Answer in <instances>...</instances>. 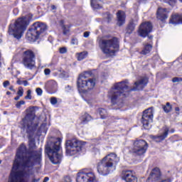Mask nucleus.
Wrapping results in <instances>:
<instances>
[{
    "label": "nucleus",
    "instance_id": "6e6552de",
    "mask_svg": "<svg viewBox=\"0 0 182 182\" xmlns=\"http://www.w3.org/2000/svg\"><path fill=\"white\" fill-rule=\"evenodd\" d=\"M48 29L46 24L37 21L34 23L29 31L27 32V38L31 41L39 39V36Z\"/></svg>",
    "mask_w": 182,
    "mask_h": 182
},
{
    "label": "nucleus",
    "instance_id": "f257e3e1",
    "mask_svg": "<svg viewBox=\"0 0 182 182\" xmlns=\"http://www.w3.org/2000/svg\"><path fill=\"white\" fill-rule=\"evenodd\" d=\"M26 115L21 121V124L28 135V150L22 144L17 149L16 157L8 182H28V177L32 173L35 166L42 163V149H36L35 138L32 133L36 130L38 124L35 120V109H26Z\"/></svg>",
    "mask_w": 182,
    "mask_h": 182
},
{
    "label": "nucleus",
    "instance_id": "1a4fd4ad",
    "mask_svg": "<svg viewBox=\"0 0 182 182\" xmlns=\"http://www.w3.org/2000/svg\"><path fill=\"white\" fill-rule=\"evenodd\" d=\"M85 146V142L77 139L68 140L65 143V150L67 156H75L82 151V147Z\"/></svg>",
    "mask_w": 182,
    "mask_h": 182
},
{
    "label": "nucleus",
    "instance_id": "9d476101",
    "mask_svg": "<svg viewBox=\"0 0 182 182\" xmlns=\"http://www.w3.org/2000/svg\"><path fill=\"white\" fill-rule=\"evenodd\" d=\"M36 56L32 50H27L23 53L22 64L26 69H35L36 68Z\"/></svg>",
    "mask_w": 182,
    "mask_h": 182
},
{
    "label": "nucleus",
    "instance_id": "49530a36",
    "mask_svg": "<svg viewBox=\"0 0 182 182\" xmlns=\"http://www.w3.org/2000/svg\"><path fill=\"white\" fill-rule=\"evenodd\" d=\"M71 89H72V87H70V86H69V85L65 87V90H66L67 92H69V90H71Z\"/></svg>",
    "mask_w": 182,
    "mask_h": 182
},
{
    "label": "nucleus",
    "instance_id": "864d4df0",
    "mask_svg": "<svg viewBox=\"0 0 182 182\" xmlns=\"http://www.w3.org/2000/svg\"><path fill=\"white\" fill-rule=\"evenodd\" d=\"M39 181V179H33L32 182H38Z\"/></svg>",
    "mask_w": 182,
    "mask_h": 182
},
{
    "label": "nucleus",
    "instance_id": "7ed1b4c3",
    "mask_svg": "<svg viewBox=\"0 0 182 182\" xmlns=\"http://www.w3.org/2000/svg\"><path fill=\"white\" fill-rule=\"evenodd\" d=\"M120 161V159L114 153L107 154L97 164V173L102 176H107L116 170V164Z\"/></svg>",
    "mask_w": 182,
    "mask_h": 182
},
{
    "label": "nucleus",
    "instance_id": "f03ea898",
    "mask_svg": "<svg viewBox=\"0 0 182 182\" xmlns=\"http://www.w3.org/2000/svg\"><path fill=\"white\" fill-rule=\"evenodd\" d=\"M148 82L149 80L146 77H141L134 82L135 86L133 88L129 87L127 80L116 82L109 90L108 97L111 100L112 105H117L120 99H123L126 96L127 92L142 90Z\"/></svg>",
    "mask_w": 182,
    "mask_h": 182
},
{
    "label": "nucleus",
    "instance_id": "79ce46f5",
    "mask_svg": "<svg viewBox=\"0 0 182 182\" xmlns=\"http://www.w3.org/2000/svg\"><path fill=\"white\" fill-rule=\"evenodd\" d=\"M71 44L72 45H77V40L76 38H72Z\"/></svg>",
    "mask_w": 182,
    "mask_h": 182
},
{
    "label": "nucleus",
    "instance_id": "f3484780",
    "mask_svg": "<svg viewBox=\"0 0 182 182\" xmlns=\"http://www.w3.org/2000/svg\"><path fill=\"white\" fill-rule=\"evenodd\" d=\"M161 178V172H160V168H154L149 178H148V181L151 182V181H160V179Z\"/></svg>",
    "mask_w": 182,
    "mask_h": 182
},
{
    "label": "nucleus",
    "instance_id": "9b49d317",
    "mask_svg": "<svg viewBox=\"0 0 182 182\" xmlns=\"http://www.w3.org/2000/svg\"><path fill=\"white\" fill-rule=\"evenodd\" d=\"M149 145L147 142L143 139L136 140L134 142V147L132 149V153L135 156H144L147 151Z\"/></svg>",
    "mask_w": 182,
    "mask_h": 182
},
{
    "label": "nucleus",
    "instance_id": "c756f323",
    "mask_svg": "<svg viewBox=\"0 0 182 182\" xmlns=\"http://www.w3.org/2000/svg\"><path fill=\"white\" fill-rule=\"evenodd\" d=\"M70 26H63V35H68L70 32Z\"/></svg>",
    "mask_w": 182,
    "mask_h": 182
},
{
    "label": "nucleus",
    "instance_id": "4468645a",
    "mask_svg": "<svg viewBox=\"0 0 182 182\" xmlns=\"http://www.w3.org/2000/svg\"><path fill=\"white\" fill-rule=\"evenodd\" d=\"M153 108H149L144 111L141 122L144 129H149V124L153 123Z\"/></svg>",
    "mask_w": 182,
    "mask_h": 182
},
{
    "label": "nucleus",
    "instance_id": "2f4dec72",
    "mask_svg": "<svg viewBox=\"0 0 182 182\" xmlns=\"http://www.w3.org/2000/svg\"><path fill=\"white\" fill-rule=\"evenodd\" d=\"M32 91L31 90H28L27 91V95L25 97V99H26L27 100H32Z\"/></svg>",
    "mask_w": 182,
    "mask_h": 182
},
{
    "label": "nucleus",
    "instance_id": "5fc2aeb1",
    "mask_svg": "<svg viewBox=\"0 0 182 182\" xmlns=\"http://www.w3.org/2000/svg\"><path fill=\"white\" fill-rule=\"evenodd\" d=\"M51 9L53 10V9H56V6H51Z\"/></svg>",
    "mask_w": 182,
    "mask_h": 182
},
{
    "label": "nucleus",
    "instance_id": "4be33fe9",
    "mask_svg": "<svg viewBox=\"0 0 182 182\" xmlns=\"http://www.w3.org/2000/svg\"><path fill=\"white\" fill-rule=\"evenodd\" d=\"M144 48L141 51V55H148L150 52H151V49H153V46L151 44L144 42L143 43Z\"/></svg>",
    "mask_w": 182,
    "mask_h": 182
},
{
    "label": "nucleus",
    "instance_id": "a878e982",
    "mask_svg": "<svg viewBox=\"0 0 182 182\" xmlns=\"http://www.w3.org/2000/svg\"><path fill=\"white\" fill-rule=\"evenodd\" d=\"M77 60H83V59L86 58L87 56V52L83 51L82 53H79L76 54Z\"/></svg>",
    "mask_w": 182,
    "mask_h": 182
},
{
    "label": "nucleus",
    "instance_id": "b1692460",
    "mask_svg": "<svg viewBox=\"0 0 182 182\" xmlns=\"http://www.w3.org/2000/svg\"><path fill=\"white\" fill-rule=\"evenodd\" d=\"M162 109L165 113H170L173 110V105L170 102H166V105H162Z\"/></svg>",
    "mask_w": 182,
    "mask_h": 182
},
{
    "label": "nucleus",
    "instance_id": "5701e85b",
    "mask_svg": "<svg viewBox=\"0 0 182 182\" xmlns=\"http://www.w3.org/2000/svg\"><path fill=\"white\" fill-rule=\"evenodd\" d=\"M170 23H173V25H177V23L182 24V16L177 14L173 15Z\"/></svg>",
    "mask_w": 182,
    "mask_h": 182
},
{
    "label": "nucleus",
    "instance_id": "bb28decb",
    "mask_svg": "<svg viewBox=\"0 0 182 182\" xmlns=\"http://www.w3.org/2000/svg\"><path fill=\"white\" fill-rule=\"evenodd\" d=\"M101 119H106L107 117V111L105 109L100 108L98 109Z\"/></svg>",
    "mask_w": 182,
    "mask_h": 182
},
{
    "label": "nucleus",
    "instance_id": "052dcab7",
    "mask_svg": "<svg viewBox=\"0 0 182 182\" xmlns=\"http://www.w3.org/2000/svg\"><path fill=\"white\" fill-rule=\"evenodd\" d=\"M0 164H1V161H0Z\"/></svg>",
    "mask_w": 182,
    "mask_h": 182
},
{
    "label": "nucleus",
    "instance_id": "39448f33",
    "mask_svg": "<svg viewBox=\"0 0 182 182\" xmlns=\"http://www.w3.org/2000/svg\"><path fill=\"white\" fill-rule=\"evenodd\" d=\"M92 71H85L80 74L77 81L78 90L82 93H87L95 89L96 86V79L92 77Z\"/></svg>",
    "mask_w": 182,
    "mask_h": 182
},
{
    "label": "nucleus",
    "instance_id": "6e6d98bb",
    "mask_svg": "<svg viewBox=\"0 0 182 182\" xmlns=\"http://www.w3.org/2000/svg\"><path fill=\"white\" fill-rule=\"evenodd\" d=\"M6 95H11V92L7 91V92H6Z\"/></svg>",
    "mask_w": 182,
    "mask_h": 182
},
{
    "label": "nucleus",
    "instance_id": "4c0bfd02",
    "mask_svg": "<svg viewBox=\"0 0 182 182\" xmlns=\"http://www.w3.org/2000/svg\"><path fill=\"white\" fill-rule=\"evenodd\" d=\"M59 51H60V53H66L68 52V48H66L65 47H63V48H60L59 49Z\"/></svg>",
    "mask_w": 182,
    "mask_h": 182
},
{
    "label": "nucleus",
    "instance_id": "37998d69",
    "mask_svg": "<svg viewBox=\"0 0 182 182\" xmlns=\"http://www.w3.org/2000/svg\"><path fill=\"white\" fill-rule=\"evenodd\" d=\"M89 35H90V32L85 31L83 34L84 38H89Z\"/></svg>",
    "mask_w": 182,
    "mask_h": 182
},
{
    "label": "nucleus",
    "instance_id": "4d7b16f0",
    "mask_svg": "<svg viewBox=\"0 0 182 182\" xmlns=\"http://www.w3.org/2000/svg\"><path fill=\"white\" fill-rule=\"evenodd\" d=\"M0 43H2V39L0 38Z\"/></svg>",
    "mask_w": 182,
    "mask_h": 182
},
{
    "label": "nucleus",
    "instance_id": "bf43d9fd",
    "mask_svg": "<svg viewBox=\"0 0 182 182\" xmlns=\"http://www.w3.org/2000/svg\"><path fill=\"white\" fill-rule=\"evenodd\" d=\"M141 1H146V0H141Z\"/></svg>",
    "mask_w": 182,
    "mask_h": 182
},
{
    "label": "nucleus",
    "instance_id": "423d86ee",
    "mask_svg": "<svg viewBox=\"0 0 182 182\" xmlns=\"http://www.w3.org/2000/svg\"><path fill=\"white\" fill-rule=\"evenodd\" d=\"M28 25H29L28 16L18 18L9 25V34L12 35L16 39H21L22 33L26 31Z\"/></svg>",
    "mask_w": 182,
    "mask_h": 182
},
{
    "label": "nucleus",
    "instance_id": "603ef678",
    "mask_svg": "<svg viewBox=\"0 0 182 182\" xmlns=\"http://www.w3.org/2000/svg\"><path fill=\"white\" fill-rule=\"evenodd\" d=\"M175 110H176V112H180V108L179 107H176Z\"/></svg>",
    "mask_w": 182,
    "mask_h": 182
},
{
    "label": "nucleus",
    "instance_id": "58836bf2",
    "mask_svg": "<svg viewBox=\"0 0 182 182\" xmlns=\"http://www.w3.org/2000/svg\"><path fill=\"white\" fill-rule=\"evenodd\" d=\"M61 182H72V178L70 176H65Z\"/></svg>",
    "mask_w": 182,
    "mask_h": 182
},
{
    "label": "nucleus",
    "instance_id": "cd10ccee",
    "mask_svg": "<svg viewBox=\"0 0 182 182\" xmlns=\"http://www.w3.org/2000/svg\"><path fill=\"white\" fill-rule=\"evenodd\" d=\"M82 123H87V122H90L92 120V117L90 114L85 113L82 117Z\"/></svg>",
    "mask_w": 182,
    "mask_h": 182
},
{
    "label": "nucleus",
    "instance_id": "8fccbe9b",
    "mask_svg": "<svg viewBox=\"0 0 182 182\" xmlns=\"http://www.w3.org/2000/svg\"><path fill=\"white\" fill-rule=\"evenodd\" d=\"M107 18H108V20L110 21V19H112V18H113V16L109 15V16H107Z\"/></svg>",
    "mask_w": 182,
    "mask_h": 182
},
{
    "label": "nucleus",
    "instance_id": "dca6fc26",
    "mask_svg": "<svg viewBox=\"0 0 182 182\" xmlns=\"http://www.w3.org/2000/svg\"><path fill=\"white\" fill-rule=\"evenodd\" d=\"M45 89L48 93H56L58 91V82L54 80L47 81L45 84Z\"/></svg>",
    "mask_w": 182,
    "mask_h": 182
},
{
    "label": "nucleus",
    "instance_id": "a19ab883",
    "mask_svg": "<svg viewBox=\"0 0 182 182\" xmlns=\"http://www.w3.org/2000/svg\"><path fill=\"white\" fill-rule=\"evenodd\" d=\"M9 85H11V82H9V81H8V80H6L3 82L4 87H8V86H9Z\"/></svg>",
    "mask_w": 182,
    "mask_h": 182
},
{
    "label": "nucleus",
    "instance_id": "473e14b6",
    "mask_svg": "<svg viewBox=\"0 0 182 182\" xmlns=\"http://www.w3.org/2000/svg\"><path fill=\"white\" fill-rule=\"evenodd\" d=\"M25 101H23V100H21V101H19V102H17V103L16 104V107L17 108V109H21V107L22 106V105H25Z\"/></svg>",
    "mask_w": 182,
    "mask_h": 182
},
{
    "label": "nucleus",
    "instance_id": "680f3d73",
    "mask_svg": "<svg viewBox=\"0 0 182 182\" xmlns=\"http://www.w3.org/2000/svg\"><path fill=\"white\" fill-rule=\"evenodd\" d=\"M43 182H45V181H43Z\"/></svg>",
    "mask_w": 182,
    "mask_h": 182
},
{
    "label": "nucleus",
    "instance_id": "09e8293b",
    "mask_svg": "<svg viewBox=\"0 0 182 182\" xmlns=\"http://www.w3.org/2000/svg\"><path fill=\"white\" fill-rule=\"evenodd\" d=\"M19 99H21V97L18 95L14 98V100H19Z\"/></svg>",
    "mask_w": 182,
    "mask_h": 182
},
{
    "label": "nucleus",
    "instance_id": "20e7f679",
    "mask_svg": "<svg viewBox=\"0 0 182 182\" xmlns=\"http://www.w3.org/2000/svg\"><path fill=\"white\" fill-rule=\"evenodd\" d=\"M61 143L60 138H53L46 146V153L53 164H59L62 161V154L59 152Z\"/></svg>",
    "mask_w": 182,
    "mask_h": 182
},
{
    "label": "nucleus",
    "instance_id": "a211bd4d",
    "mask_svg": "<svg viewBox=\"0 0 182 182\" xmlns=\"http://www.w3.org/2000/svg\"><path fill=\"white\" fill-rule=\"evenodd\" d=\"M117 25L118 26H122L124 25L126 22V13L123 11H118L117 13Z\"/></svg>",
    "mask_w": 182,
    "mask_h": 182
},
{
    "label": "nucleus",
    "instance_id": "0eeeda50",
    "mask_svg": "<svg viewBox=\"0 0 182 182\" xmlns=\"http://www.w3.org/2000/svg\"><path fill=\"white\" fill-rule=\"evenodd\" d=\"M100 47L103 53L113 55L119 50V40L116 37H106L100 41Z\"/></svg>",
    "mask_w": 182,
    "mask_h": 182
},
{
    "label": "nucleus",
    "instance_id": "f704fd0d",
    "mask_svg": "<svg viewBox=\"0 0 182 182\" xmlns=\"http://www.w3.org/2000/svg\"><path fill=\"white\" fill-rule=\"evenodd\" d=\"M17 95L20 96V97H22L23 96V88L22 87H20L18 88V91L17 92Z\"/></svg>",
    "mask_w": 182,
    "mask_h": 182
},
{
    "label": "nucleus",
    "instance_id": "aec40b11",
    "mask_svg": "<svg viewBox=\"0 0 182 182\" xmlns=\"http://www.w3.org/2000/svg\"><path fill=\"white\" fill-rule=\"evenodd\" d=\"M139 21V17L135 16V18H132L129 24L127 26V33H132L134 31V28H136V26L137 25V21Z\"/></svg>",
    "mask_w": 182,
    "mask_h": 182
},
{
    "label": "nucleus",
    "instance_id": "72a5a7b5",
    "mask_svg": "<svg viewBox=\"0 0 182 182\" xmlns=\"http://www.w3.org/2000/svg\"><path fill=\"white\" fill-rule=\"evenodd\" d=\"M173 83H178L179 82H182V78L178 77H175L172 79Z\"/></svg>",
    "mask_w": 182,
    "mask_h": 182
},
{
    "label": "nucleus",
    "instance_id": "e433bc0d",
    "mask_svg": "<svg viewBox=\"0 0 182 182\" xmlns=\"http://www.w3.org/2000/svg\"><path fill=\"white\" fill-rule=\"evenodd\" d=\"M36 92L38 95V96H42L43 93V90H42V88L38 87L36 89Z\"/></svg>",
    "mask_w": 182,
    "mask_h": 182
},
{
    "label": "nucleus",
    "instance_id": "412c9836",
    "mask_svg": "<svg viewBox=\"0 0 182 182\" xmlns=\"http://www.w3.org/2000/svg\"><path fill=\"white\" fill-rule=\"evenodd\" d=\"M167 136H168V129L166 128L164 129V132H163V134H161L159 136H151V139H153L154 140H155V141L156 142H160L162 141V140H164V139H166L167 137Z\"/></svg>",
    "mask_w": 182,
    "mask_h": 182
},
{
    "label": "nucleus",
    "instance_id": "7c9ffc66",
    "mask_svg": "<svg viewBox=\"0 0 182 182\" xmlns=\"http://www.w3.org/2000/svg\"><path fill=\"white\" fill-rule=\"evenodd\" d=\"M166 4H168L171 6H174L176 5V0H164Z\"/></svg>",
    "mask_w": 182,
    "mask_h": 182
},
{
    "label": "nucleus",
    "instance_id": "393cba45",
    "mask_svg": "<svg viewBox=\"0 0 182 182\" xmlns=\"http://www.w3.org/2000/svg\"><path fill=\"white\" fill-rule=\"evenodd\" d=\"M91 6L95 9H100L102 6H100V0H91Z\"/></svg>",
    "mask_w": 182,
    "mask_h": 182
},
{
    "label": "nucleus",
    "instance_id": "13d9d810",
    "mask_svg": "<svg viewBox=\"0 0 182 182\" xmlns=\"http://www.w3.org/2000/svg\"><path fill=\"white\" fill-rule=\"evenodd\" d=\"M180 1V2H182V0H179Z\"/></svg>",
    "mask_w": 182,
    "mask_h": 182
},
{
    "label": "nucleus",
    "instance_id": "f8f14e48",
    "mask_svg": "<svg viewBox=\"0 0 182 182\" xmlns=\"http://www.w3.org/2000/svg\"><path fill=\"white\" fill-rule=\"evenodd\" d=\"M153 31V26L151 25V23L147 21L142 23L139 29V35L141 36V38H146V36H148L149 41H151L153 39V36H149V33H150Z\"/></svg>",
    "mask_w": 182,
    "mask_h": 182
},
{
    "label": "nucleus",
    "instance_id": "c85d7f7f",
    "mask_svg": "<svg viewBox=\"0 0 182 182\" xmlns=\"http://www.w3.org/2000/svg\"><path fill=\"white\" fill-rule=\"evenodd\" d=\"M39 132L41 133H44L46 134V132H48V128H46V124H42L40 127Z\"/></svg>",
    "mask_w": 182,
    "mask_h": 182
},
{
    "label": "nucleus",
    "instance_id": "6ab92c4d",
    "mask_svg": "<svg viewBox=\"0 0 182 182\" xmlns=\"http://www.w3.org/2000/svg\"><path fill=\"white\" fill-rule=\"evenodd\" d=\"M167 9L159 8L156 12V18L160 21L167 19Z\"/></svg>",
    "mask_w": 182,
    "mask_h": 182
},
{
    "label": "nucleus",
    "instance_id": "c03bdc74",
    "mask_svg": "<svg viewBox=\"0 0 182 182\" xmlns=\"http://www.w3.org/2000/svg\"><path fill=\"white\" fill-rule=\"evenodd\" d=\"M23 86H28V85H29V82H28V81L26 80H23Z\"/></svg>",
    "mask_w": 182,
    "mask_h": 182
},
{
    "label": "nucleus",
    "instance_id": "c9c22d12",
    "mask_svg": "<svg viewBox=\"0 0 182 182\" xmlns=\"http://www.w3.org/2000/svg\"><path fill=\"white\" fill-rule=\"evenodd\" d=\"M51 105H55L58 103V99L55 97H52L50 100Z\"/></svg>",
    "mask_w": 182,
    "mask_h": 182
},
{
    "label": "nucleus",
    "instance_id": "ea45409f",
    "mask_svg": "<svg viewBox=\"0 0 182 182\" xmlns=\"http://www.w3.org/2000/svg\"><path fill=\"white\" fill-rule=\"evenodd\" d=\"M44 73H45L46 76H48V75H50V69L46 68L44 70Z\"/></svg>",
    "mask_w": 182,
    "mask_h": 182
},
{
    "label": "nucleus",
    "instance_id": "ddd939ff",
    "mask_svg": "<svg viewBox=\"0 0 182 182\" xmlns=\"http://www.w3.org/2000/svg\"><path fill=\"white\" fill-rule=\"evenodd\" d=\"M76 181L77 182H97V178L93 172H79Z\"/></svg>",
    "mask_w": 182,
    "mask_h": 182
},
{
    "label": "nucleus",
    "instance_id": "2eb2a0df",
    "mask_svg": "<svg viewBox=\"0 0 182 182\" xmlns=\"http://www.w3.org/2000/svg\"><path fill=\"white\" fill-rule=\"evenodd\" d=\"M122 178L126 182H137V177L132 171L124 170L122 171Z\"/></svg>",
    "mask_w": 182,
    "mask_h": 182
},
{
    "label": "nucleus",
    "instance_id": "a18cd8bd",
    "mask_svg": "<svg viewBox=\"0 0 182 182\" xmlns=\"http://www.w3.org/2000/svg\"><path fill=\"white\" fill-rule=\"evenodd\" d=\"M17 85H23V80H17Z\"/></svg>",
    "mask_w": 182,
    "mask_h": 182
},
{
    "label": "nucleus",
    "instance_id": "de8ad7c7",
    "mask_svg": "<svg viewBox=\"0 0 182 182\" xmlns=\"http://www.w3.org/2000/svg\"><path fill=\"white\" fill-rule=\"evenodd\" d=\"M9 90H11V92H15V89H14V86H11L9 87Z\"/></svg>",
    "mask_w": 182,
    "mask_h": 182
},
{
    "label": "nucleus",
    "instance_id": "3c124183",
    "mask_svg": "<svg viewBox=\"0 0 182 182\" xmlns=\"http://www.w3.org/2000/svg\"><path fill=\"white\" fill-rule=\"evenodd\" d=\"M45 181V182L49 181V178H48V177H46V178H44V181Z\"/></svg>",
    "mask_w": 182,
    "mask_h": 182
}]
</instances>
